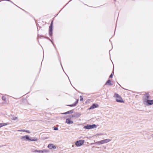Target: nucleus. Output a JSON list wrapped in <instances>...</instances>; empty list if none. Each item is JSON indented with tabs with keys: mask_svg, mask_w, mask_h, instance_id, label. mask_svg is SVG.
Wrapping results in <instances>:
<instances>
[{
	"mask_svg": "<svg viewBox=\"0 0 153 153\" xmlns=\"http://www.w3.org/2000/svg\"><path fill=\"white\" fill-rule=\"evenodd\" d=\"M18 119V118L16 117H14L12 119L13 120H17Z\"/></svg>",
	"mask_w": 153,
	"mask_h": 153,
	"instance_id": "18",
	"label": "nucleus"
},
{
	"mask_svg": "<svg viewBox=\"0 0 153 153\" xmlns=\"http://www.w3.org/2000/svg\"><path fill=\"white\" fill-rule=\"evenodd\" d=\"M81 114L79 113H77L74 116L72 115V117H79L80 116Z\"/></svg>",
	"mask_w": 153,
	"mask_h": 153,
	"instance_id": "14",
	"label": "nucleus"
},
{
	"mask_svg": "<svg viewBox=\"0 0 153 153\" xmlns=\"http://www.w3.org/2000/svg\"><path fill=\"white\" fill-rule=\"evenodd\" d=\"M9 124L7 123H0V128L1 127L6 126L8 125Z\"/></svg>",
	"mask_w": 153,
	"mask_h": 153,
	"instance_id": "13",
	"label": "nucleus"
},
{
	"mask_svg": "<svg viewBox=\"0 0 153 153\" xmlns=\"http://www.w3.org/2000/svg\"><path fill=\"white\" fill-rule=\"evenodd\" d=\"M25 132H27V133H30V132L29 130H25Z\"/></svg>",
	"mask_w": 153,
	"mask_h": 153,
	"instance_id": "21",
	"label": "nucleus"
},
{
	"mask_svg": "<svg viewBox=\"0 0 153 153\" xmlns=\"http://www.w3.org/2000/svg\"><path fill=\"white\" fill-rule=\"evenodd\" d=\"M113 77V74H111V75H110V77H110V78H111V77Z\"/></svg>",
	"mask_w": 153,
	"mask_h": 153,
	"instance_id": "24",
	"label": "nucleus"
},
{
	"mask_svg": "<svg viewBox=\"0 0 153 153\" xmlns=\"http://www.w3.org/2000/svg\"><path fill=\"white\" fill-rule=\"evenodd\" d=\"M98 106V105L97 104H93L89 108V109H93L97 107Z\"/></svg>",
	"mask_w": 153,
	"mask_h": 153,
	"instance_id": "10",
	"label": "nucleus"
},
{
	"mask_svg": "<svg viewBox=\"0 0 153 153\" xmlns=\"http://www.w3.org/2000/svg\"><path fill=\"white\" fill-rule=\"evenodd\" d=\"M111 140L109 139H107L97 141L95 143V144L97 145H100L106 143L110 142Z\"/></svg>",
	"mask_w": 153,
	"mask_h": 153,
	"instance_id": "3",
	"label": "nucleus"
},
{
	"mask_svg": "<svg viewBox=\"0 0 153 153\" xmlns=\"http://www.w3.org/2000/svg\"><path fill=\"white\" fill-rule=\"evenodd\" d=\"M108 84H109V85H112V84L111 83V81L110 80H108L105 84L106 85H108Z\"/></svg>",
	"mask_w": 153,
	"mask_h": 153,
	"instance_id": "16",
	"label": "nucleus"
},
{
	"mask_svg": "<svg viewBox=\"0 0 153 153\" xmlns=\"http://www.w3.org/2000/svg\"><path fill=\"white\" fill-rule=\"evenodd\" d=\"M78 101H79V100L78 99L76 101V103H75L73 104L72 105H69L71 106H75L76 105V104L78 103Z\"/></svg>",
	"mask_w": 153,
	"mask_h": 153,
	"instance_id": "17",
	"label": "nucleus"
},
{
	"mask_svg": "<svg viewBox=\"0 0 153 153\" xmlns=\"http://www.w3.org/2000/svg\"><path fill=\"white\" fill-rule=\"evenodd\" d=\"M65 122L68 124H72L73 123V121L69 118L66 119Z\"/></svg>",
	"mask_w": 153,
	"mask_h": 153,
	"instance_id": "11",
	"label": "nucleus"
},
{
	"mask_svg": "<svg viewBox=\"0 0 153 153\" xmlns=\"http://www.w3.org/2000/svg\"><path fill=\"white\" fill-rule=\"evenodd\" d=\"M18 131H19L25 132V130H24V129L19 130H18Z\"/></svg>",
	"mask_w": 153,
	"mask_h": 153,
	"instance_id": "19",
	"label": "nucleus"
},
{
	"mask_svg": "<svg viewBox=\"0 0 153 153\" xmlns=\"http://www.w3.org/2000/svg\"><path fill=\"white\" fill-rule=\"evenodd\" d=\"M73 110H71L69 111H68L66 112L62 113V114H72L73 113Z\"/></svg>",
	"mask_w": 153,
	"mask_h": 153,
	"instance_id": "12",
	"label": "nucleus"
},
{
	"mask_svg": "<svg viewBox=\"0 0 153 153\" xmlns=\"http://www.w3.org/2000/svg\"><path fill=\"white\" fill-rule=\"evenodd\" d=\"M97 126L95 124H88L84 126L83 128L87 129H91L97 128Z\"/></svg>",
	"mask_w": 153,
	"mask_h": 153,
	"instance_id": "4",
	"label": "nucleus"
},
{
	"mask_svg": "<svg viewBox=\"0 0 153 153\" xmlns=\"http://www.w3.org/2000/svg\"><path fill=\"white\" fill-rule=\"evenodd\" d=\"M152 136L153 137V134L152 135Z\"/></svg>",
	"mask_w": 153,
	"mask_h": 153,
	"instance_id": "25",
	"label": "nucleus"
},
{
	"mask_svg": "<svg viewBox=\"0 0 153 153\" xmlns=\"http://www.w3.org/2000/svg\"><path fill=\"white\" fill-rule=\"evenodd\" d=\"M80 101H83V98L81 96H80Z\"/></svg>",
	"mask_w": 153,
	"mask_h": 153,
	"instance_id": "20",
	"label": "nucleus"
},
{
	"mask_svg": "<svg viewBox=\"0 0 153 153\" xmlns=\"http://www.w3.org/2000/svg\"><path fill=\"white\" fill-rule=\"evenodd\" d=\"M21 140L22 141H36L38 140L37 138L34 137L33 139H31L28 135H25L21 136L20 137Z\"/></svg>",
	"mask_w": 153,
	"mask_h": 153,
	"instance_id": "1",
	"label": "nucleus"
},
{
	"mask_svg": "<svg viewBox=\"0 0 153 153\" xmlns=\"http://www.w3.org/2000/svg\"><path fill=\"white\" fill-rule=\"evenodd\" d=\"M114 97L116 99L117 102L121 103L124 102L122 98L118 94L115 93L114 95Z\"/></svg>",
	"mask_w": 153,
	"mask_h": 153,
	"instance_id": "2",
	"label": "nucleus"
},
{
	"mask_svg": "<svg viewBox=\"0 0 153 153\" xmlns=\"http://www.w3.org/2000/svg\"><path fill=\"white\" fill-rule=\"evenodd\" d=\"M84 142V140H80L76 142L75 145L77 147H80L82 145Z\"/></svg>",
	"mask_w": 153,
	"mask_h": 153,
	"instance_id": "5",
	"label": "nucleus"
},
{
	"mask_svg": "<svg viewBox=\"0 0 153 153\" xmlns=\"http://www.w3.org/2000/svg\"><path fill=\"white\" fill-rule=\"evenodd\" d=\"M148 99L149 98V96L148 94H146L145 95V97L144 99Z\"/></svg>",
	"mask_w": 153,
	"mask_h": 153,
	"instance_id": "15",
	"label": "nucleus"
},
{
	"mask_svg": "<svg viewBox=\"0 0 153 153\" xmlns=\"http://www.w3.org/2000/svg\"><path fill=\"white\" fill-rule=\"evenodd\" d=\"M48 152V151L45 149H43L42 150H38L36 149L34 150L33 152L35 153H47Z\"/></svg>",
	"mask_w": 153,
	"mask_h": 153,
	"instance_id": "6",
	"label": "nucleus"
},
{
	"mask_svg": "<svg viewBox=\"0 0 153 153\" xmlns=\"http://www.w3.org/2000/svg\"><path fill=\"white\" fill-rule=\"evenodd\" d=\"M58 129V128L57 127H55L54 128V130H57Z\"/></svg>",
	"mask_w": 153,
	"mask_h": 153,
	"instance_id": "22",
	"label": "nucleus"
},
{
	"mask_svg": "<svg viewBox=\"0 0 153 153\" xmlns=\"http://www.w3.org/2000/svg\"><path fill=\"white\" fill-rule=\"evenodd\" d=\"M53 21H52L51 24L49 27V34L50 36H51L52 34V31L53 30Z\"/></svg>",
	"mask_w": 153,
	"mask_h": 153,
	"instance_id": "9",
	"label": "nucleus"
},
{
	"mask_svg": "<svg viewBox=\"0 0 153 153\" xmlns=\"http://www.w3.org/2000/svg\"><path fill=\"white\" fill-rule=\"evenodd\" d=\"M48 147L50 149H55L56 148V146L53 144H49Z\"/></svg>",
	"mask_w": 153,
	"mask_h": 153,
	"instance_id": "8",
	"label": "nucleus"
},
{
	"mask_svg": "<svg viewBox=\"0 0 153 153\" xmlns=\"http://www.w3.org/2000/svg\"><path fill=\"white\" fill-rule=\"evenodd\" d=\"M144 103L145 104L152 105L153 104V100H150L146 98L143 100Z\"/></svg>",
	"mask_w": 153,
	"mask_h": 153,
	"instance_id": "7",
	"label": "nucleus"
},
{
	"mask_svg": "<svg viewBox=\"0 0 153 153\" xmlns=\"http://www.w3.org/2000/svg\"><path fill=\"white\" fill-rule=\"evenodd\" d=\"M102 133H100V134H96L97 135H102Z\"/></svg>",
	"mask_w": 153,
	"mask_h": 153,
	"instance_id": "23",
	"label": "nucleus"
}]
</instances>
